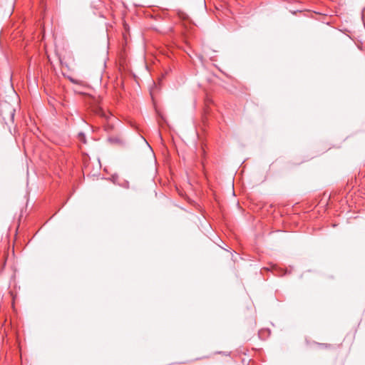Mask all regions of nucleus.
<instances>
[{
	"label": "nucleus",
	"instance_id": "obj_1",
	"mask_svg": "<svg viewBox=\"0 0 365 365\" xmlns=\"http://www.w3.org/2000/svg\"><path fill=\"white\" fill-rule=\"evenodd\" d=\"M108 141L113 144L121 145L123 143V140L120 136H110L108 138Z\"/></svg>",
	"mask_w": 365,
	"mask_h": 365
},
{
	"label": "nucleus",
	"instance_id": "obj_2",
	"mask_svg": "<svg viewBox=\"0 0 365 365\" xmlns=\"http://www.w3.org/2000/svg\"><path fill=\"white\" fill-rule=\"evenodd\" d=\"M318 346L321 349H331L333 346L330 344H317Z\"/></svg>",
	"mask_w": 365,
	"mask_h": 365
},
{
	"label": "nucleus",
	"instance_id": "obj_3",
	"mask_svg": "<svg viewBox=\"0 0 365 365\" xmlns=\"http://www.w3.org/2000/svg\"><path fill=\"white\" fill-rule=\"evenodd\" d=\"M10 114H11V120H14V114H15V110L14 108H12L10 111Z\"/></svg>",
	"mask_w": 365,
	"mask_h": 365
}]
</instances>
